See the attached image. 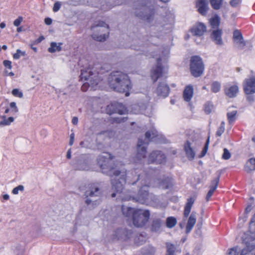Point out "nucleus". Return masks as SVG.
Returning a JSON list of instances; mask_svg holds the SVG:
<instances>
[{"label":"nucleus","mask_w":255,"mask_h":255,"mask_svg":"<svg viewBox=\"0 0 255 255\" xmlns=\"http://www.w3.org/2000/svg\"><path fill=\"white\" fill-rule=\"evenodd\" d=\"M222 31L221 29L213 30L211 33V39L216 44L222 45L223 42L222 38Z\"/></svg>","instance_id":"19"},{"label":"nucleus","mask_w":255,"mask_h":255,"mask_svg":"<svg viewBox=\"0 0 255 255\" xmlns=\"http://www.w3.org/2000/svg\"><path fill=\"white\" fill-rule=\"evenodd\" d=\"M141 112L147 116H150L152 114V107L150 106H147L144 111Z\"/></svg>","instance_id":"41"},{"label":"nucleus","mask_w":255,"mask_h":255,"mask_svg":"<svg viewBox=\"0 0 255 255\" xmlns=\"http://www.w3.org/2000/svg\"><path fill=\"white\" fill-rule=\"evenodd\" d=\"M66 157L68 159L71 158V149H69L68 150V151L67 152Z\"/></svg>","instance_id":"62"},{"label":"nucleus","mask_w":255,"mask_h":255,"mask_svg":"<svg viewBox=\"0 0 255 255\" xmlns=\"http://www.w3.org/2000/svg\"><path fill=\"white\" fill-rule=\"evenodd\" d=\"M61 43L51 42L48 50L50 53L59 52L61 50Z\"/></svg>","instance_id":"27"},{"label":"nucleus","mask_w":255,"mask_h":255,"mask_svg":"<svg viewBox=\"0 0 255 255\" xmlns=\"http://www.w3.org/2000/svg\"><path fill=\"white\" fill-rule=\"evenodd\" d=\"M241 249L236 247L229 250L227 255H239Z\"/></svg>","instance_id":"36"},{"label":"nucleus","mask_w":255,"mask_h":255,"mask_svg":"<svg viewBox=\"0 0 255 255\" xmlns=\"http://www.w3.org/2000/svg\"><path fill=\"white\" fill-rule=\"evenodd\" d=\"M25 51H22L20 49H17L16 50V52L13 55V58L14 59L17 60L19 59L20 57L25 56Z\"/></svg>","instance_id":"40"},{"label":"nucleus","mask_w":255,"mask_h":255,"mask_svg":"<svg viewBox=\"0 0 255 255\" xmlns=\"http://www.w3.org/2000/svg\"><path fill=\"white\" fill-rule=\"evenodd\" d=\"M23 190L24 187L22 185H19L13 189L12 193L14 195H16L18 194L19 191H23Z\"/></svg>","instance_id":"45"},{"label":"nucleus","mask_w":255,"mask_h":255,"mask_svg":"<svg viewBox=\"0 0 255 255\" xmlns=\"http://www.w3.org/2000/svg\"><path fill=\"white\" fill-rule=\"evenodd\" d=\"M10 107L12 109V111L16 113L18 112V109L16 107V103L15 102H11L10 103Z\"/></svg>","instance_id":"50"},{"label":"nucleus","mask_w":255,"mask_h":255,"mask_svg":"<svg viewBox=\"0 0 255 255\" xmlns=\"http://www.w3.org/2000/svg\"><path fill=\"white\" fill-rule=\"evenodd\" d=\"M231 157V153L229 151L226 149H224V152L222 155V158L225 160H228Z\"/></svg>","instance_id":"44"},{"label":"nucleus","mask_w":255,"mask_h":255,"mask_svg":"<svg viewBox=\"0 0 255 255\" xmlns=\"http://www.w3.org/2000/svg\"><path fill=\"white\" fill-rule=\"evenodd\" d=\"M4 75L5 76H13L14 75V73L12 72H8L7 71L5 70L4 72Z\"/></svg>","instance_id":"61"},{"label":"nucleus","mask_w":255,"mask_h":255,"mask_svg":"<svg viewBox=\"0 0 255 255\" xmlns=\"http://www.w3.org/2000/svg\"><path fill=\"white\" fill-rule=\"evenodd\" d=\"M194 202V199L193 198H190L188 199L187 202L184 208V215L185 217H187L189 215Z\"/></svg>","instance_id":"26"},{"label":"nucleus","mask_w":255,"mask_h":255,"mask_svg":"<svg viewBox=\"0 0 255 255\" xmlns=\"http://www.w3.org/2000/svg\"><path fill=\"white\" fill-rule=\"evenodd\" d=\"M78 118H77L76 117H73L72 119V124L74 125H77L78 124Z\"/></svg>","instance_id":"59"},{"label":"nucleus","mask_w":255,"mask_h":255,"mask_svg":"<svg viewBox=\"0 0 255 255\" xmlns=\"http://www.w3.org/2000/svg\"><path fill=\"white\" fill-rule=\"evenodd\" d=\"M244 241L246 245V248L243 250L241 249L240 255H252L250 253L255 247V237L253 235L252 237H245Z\"/></svg>","instance_id":"12"},{"label":"nucleus","mask_w":255,"mask_h":255,"mask_svg":"<svg viewBox=\"0 0 255 255\" xmlns=\"http://www.w3.org/2000/svg\"><path fill=\"white\" fill-rule=\"evenodd\" d=\"M171 183L172 179L168 178L163 182L161 183L159 186L162 188H168L171 185Z\"/></svg>","instance_id":"39"},{"label":"nucleus","mask_w":255,"mask_h":255,"mask_svg":"<svg viewBox=\"0 0 255 255\" xmlns=\"http://www.w3.org/2000/svg\"><path fill=\"white\" fill-rule=\"evenodd\" d=\"M14 119L13 117L7 118L6 116H3L1 117V121L0 122V125L5 126L10 125L13 122Z\"/></svg>","instance_id":"29"},{"label":"nucleus","mask_w":255,"mask_h":255,"mask_svg":"<svg viewBox=\"0 0 255 255\" xmlns=\"http://www.w3.org/2000/svg\"><path fill=\"white\" fill-rule=\"evenodd\" d=\"M208 141H207L205 146H204V147L202 151L201 155L200 157H203L206 154V153L207 151V150H208Z\"/></svg>","instance_id":"53"},{"label":"nucleus","mask_w":255,"mask_h":255,"mask_svg":"<svg viewBox=\"0 0 255 255\" xmlns=\"http://www.w3.org/2000/svg\"><path fill=\"white\" fill-rule=\"evenodd\" d=\"M194 145L193 143H190L189 142H187L185 144V150L186 151V155L188 158L192 160L194 158L195 155V150L193 149Z\"/></svg>","instance_id":"24"},{"label":"nucleus","mask_w":255,"mask_h":255,"mask_svg":"<svg viewBox=\"0 0 255 255\" xmlns=\"http://www.w3.org/2000/svg\"><path fill=\"white\" fill-rule=\"evenodd\" d=\"M158 135L156 130L152 128L150 130L147 131L145 133V138L148 140L153 139Z\"/></svg>","instance_id":"30"},{"label":"nucleus","mask_w":255,"mask_h":255,"mask_svg":"<svg viewBox=\"0 0 255 255\" xmlns=\"http://www.w3.org/2000/svg\"><path fill=\"white\" fill-rule=\"evenodd\" d=\"M219 182V178L217 177L215 179H214L211 182V185L210 186V190L208 191L206 197V200L207 201H208L210 200L211 197L213 195L214 192L216 190L218 184Z\"/></svg>","instance_id":"22"},{"label":"nucleus","mask_w":255,"mask_h":255,"mask_svg":"<svg viewBox=\"0 0 255 255\" xmlns=\"http://www.w3.org/2000/svg\"><path fill=\"white\" fill-rule=\"evenodd\" d=\"M193 86L191 85L186 86L183 92V98L186 102H189L193 96Z\"/></svg>","instance_id":"23"},{"label":"nucleus","mask_w":255,"mask_h":255,"mask_svg":"<svg viewBox=\"0 0 255 255\" xmlns=\"http://www.w3.org/2000/svg\"><path fill=\"white\" fill-rule=\"evenodd\" d=\"M169 91V87L166 83L162 82L158 84L155 93L159 98H165L168 96Z\"/></svg>","instance_id":"14"},{"label":"nucleus","mask_w":255,"mask_h":255,"mask_svg":"<svg viewBox=\"0 0 255 255\" xmlns=\"http://www.w3.org/2000/svg\"><path fill=\"white\" fill-rule=\"evenodd\" d=\"M112 5L110 4V5H109L108 4H102V5L101 6V8L102 9H103L104 10H108L109 9H110L112 8Z\"/></svg>","instance_id":"54"},{"label":"nucleus","mask_w":255,"mask_h":255,"mask_svg":"<svg viewBox=\"0 0 255 255\" xmlns=\"http://www.w3.org/2000/svg\"><path fill=\"white\" fill-rule=\"evenodd\" d=\"M81 170H88V166L87 165H85L84 166L80 167L79 168Z\"/></svg>","instance_id":"64"},{"label":"nucleus","mask_w":255,"mask_h":255,"mask_svg":"<svg viewBox=\"0 0 255 255\" xmlns=\"http://www.w3.org/2000/svg\"><path fill=\"white\" fill-rule=\"evenodd\" d=\"M176 220L175 218L168 217L166 220V225L168 228L173 227L176 224Z\"/></svg>","instance_id":"35"},{"label":"nucleus","mask_w":255,"mask_h":255,"mask_svg":"<svg viewBox=\"0 0 255 255\" xmlns=\"http://www.w3.org/2000/svg\"><path fill=\"white\" fill-rule=\"evenodd\" d=\"M251 230H255V221H252L250 225Z\"/></svg>","instance_id":"60"},{"label":"nucleus","mask_w":255,"mask_h":255,"mask_svg":"<svg viewBox=\"0 0 255 255\" xmlns=\"http://www.w3.org/2000/svg\"><path fill=\"white\" fill-rule=\"evenodd\" d=\"M87 196L89 197L86 199V203L88 205L92 206L96 204L97 201H94L93 198L98 196L100 194L99 189L97 187L94 188L89 192H86Z\"/></svg>","instance_id":"17"},{"label":"nucleus","mask_w":255,"mask_h":255,"mask_svg":"<svg viewBox=\"0 0 255 255\" xmlns=\"http://www.w3.org/2000/svg\"><path fill=\"white\" fill-rule=\"evenodd\" d=\"M122 174L120 176V173L118 171H114L113 175H115V178L112 180V188L113 193L112 194V197H115L117 195L121 198L123 200H129V198H124L122 196V191L124 188V184L126 182L125 178V172H120Z\"/></svg>","instance_id":"5"},{"label":"nucleus","mask_w":255,"mask_h":255,"mask_svg":"<svg viewBox=\"0 0 255 255\" xmlns=\"http://www.w3.org/2000/svg\"><path fill=\"white\" fill-rule=\"evenodd\" d=\"M3 64L5 67L9 69H11V62L10 61L4 60L3 62Z\"/></svg>","instance_id":"51"},{"label":"nucleus","mask_w":255,"mask_h":255,"mask_svg":"<svg viewBox=\"0 0 255 255\" xmlns=\"http://www.w3.org/2000/svg\"><path fill=\"white\" fill-rule=\"evenodd\" d=\"M190 31L193 35L201 36L206 31V27L203 23L198 22L192 27Z\"/></svg>","instance_id":"15"},{"label":"nucleus","mask_w":255,"mask_h":255,"mask_svg":"<svg viewBox=\"0 0 255 255\" xmlns=\"http://www.w3.org/2000/svg\"><path fill=\"white\" fill-rule=\"evenodd\" d=\"M94 33L92 37L98 41H104L109 37V26L103 21H100L92 27Z\"/></svg>","instance_id":"7"},{"label":"nucleus","mask_w":255,"mask_h":255,"mask_svg":"<svg viewBox=\"0 0 255 255\" xmlns=\"http://www.w3.org/2000/svg\"><path fill=\"white\" fill-rule=\"evenodd\" d=\"M98 163L102 170L109 169L108 171H103V172L104 173H108L110 175L113 174L114 171L116 170L118 171L119 173H120V172H124L125 173L123 170L119 171V169L117 168H119L120 165H121V164L119 165V163H118L115 167L112 166V161L110 159V154L108 153H104L100 155L98 159ZM121 174V173H120V176Z\"/></svg>","instance_id":"6"},{"label":"nucleus","mask_w":255,"mask_h":255,"mask_svg":"<svg viewBox=\"0 0 255 255\" xmlns=\"http://www.w3.org/2000/svg\"><path fill=\"white\" fill-rule=\"evenodd\" d=\"M136 210L135 209L128 207H125L123 206L122 207V212L123 214L126 216L128 217L130 216V215H133L134 211Z\"/></svg>","instance_id":"32"},{"label":"nucleus","mask_w":255,"mask_h":255,"mask_svg":"<svg viewBox=\"0 0 255 255\" xmlns=\"http://www.w3.org/2000/svg\"><path fill=\"white\" fill-rule=\"evenodd\" d=\"M61 6V4L60 2H59V1L56 2L54 3L53 7V11L54 12L58 11L60 9Z\"/></svg>","instance_id":"49"},{"label":"nucleus","mask_w":255,"mask_h":255,"mask_svg":"<svg viewBox=\"0 0 255 255\" xmlns=\"http://www.w3.org/2000/svg\"><path fill=\"white\" fill-rule=\"evenodd\" d=\"M146 149V145L141 140H139L137 144V154L135 157L136 162L150 163L155 161L158 163H161L164 161V155L159 151L151 152L148 158H146L145 157Z\"/></svg>","instance_id":"2"},{"label":"nucleus","mask_w":255,"mask_h":255,"mask_svg":"<svg viewBox=\"0 0 255 255\" xmlns=\"http://www.w3.org/2000/svg\"><path fill=\"white\" fill-rule=\"evenodd\" d=\"M123 233V231L118 230L115 232V236L119 239L122 237V234Z\"/></svg>","instance_id":"56"},{"label":"nucleus","mask_w":255,"mask_h":255,"mask_svg":"<svg viewBox=\"0 0 255 255\" xmlns=\"http://www.w3.org/2000/svg\"><path fill=\"white\" fill-rule=\"evenodd\" d=\"M175 251V248L173 245L169 243L167 244L166 255H174Z\"/></svg>","instance_id":"38"},{"label":"nucleus","mask_w":255,"mask_h":255,"mask_svg":"<svg viewBox=\"0 0 255 255\" xmlns=\"http://www.w3.org/2000/svg\"><path fill=\"white\" fill-rule=\"evenodd\" d=\"M22 20L23 17L22 16H19L17 19L14 20V21H13L14 25L18 27V26L21 24Z\"/></svg>","instance_id":"48"},{"label":"nucleus","mask_w":255,"mask_h":255,"mask_svg":"<svg viewBox=\"0 0 255 255\" xmlns=\"http://www.w3.org/2000/svg\"><path fill=\"white\" fill-rule=\"evenodd\" d=\"M245 169L248 172L255 170V158H251L247 161Z\"/></svg>","instance_id":"25"},{"label":"nucleus","mask_w":255,"mask_h":255,"mask_svg":"<svg viewBox=\"0 0 255 255\" xmlns=\"http://www.w3.org/2000/svg\"><path fill=\"white\" fill-rule=\"evenodd\" d=\"M148 210L136 209L132 216L133 224L137 227H141L145 225L149 217Z\"/></svg>","instance_id":"9"},{"label":"nucleus","mask_w":255,"mask_h":255,"mask_svg":"<svg viewBox=\"0 0 255 255\" xmlns=\"http://www.w3.org/2000/svg\"><path fill=\"white\" fill-rule=\"evenodd\" d=\"M9 196L8 194H4L3 195V198L5 200H7L9 199Z\"/></svg>","instance_id":"63"},{"label":"nucleus","mask_w":255,"mask_h":255,"mask_svg":"<svg viewBox=\"0 0 255 255\" xmlns=\"http://www.w3.org/2000/svg\"><path fill=\"white\" fill-rule=\"evenodd\" d=\"M11 93H12V94L15 97H18L20 98H21L23 97V94H22V92L20 91L18 89H14L12 91Z\"/></svg>","instance_id":"42"},{"label":"nucleus","mask_w":255,"mask_h":255,"mask_svg":"<svg viewBox=\"0 0 255 255\" xmlns=\"http://www.w3.org/2000/svg\"><path fill=\"white\" fill-rule=\"evenodd\" d=\"M169 51L166 50L161 53L156 58V64L151 70L150 76L153 82H155L162 76L164 69V65L167 62Z\"/></svg>","instance_id":"4"},{"label":"nucleus","mask_w":255,"mask_h":255,"mask_svg":"<svg viewBox=\"0 0 255 255\" xmlns=\"http://www.w3.org/2000/svg\"><path fill=\"white\" fill-rule=\"evenodd\" d=\"M74 136H75V135H74V133H71L70 134V141H69V144L70 145H73V144L74 143Z\"/></svg>","instance_id":"55"},{"label":"nucleus","mask_w":255,"mask_h":255,"mask_svg":"<svg viewBox=\"0 0 255 255\" xmlns=\"http://www.w3.org/2000/svg\"><path fill=\"white\" fill-rule=\"evenodd\" d=\"M243 89L246 95H254L255 93V75L245 79Z\"/></svg>","instance_id":"11"},{"label":"nucleus","mask_w":255,"mask_h":255,"mask_svg":"<svg viewBox=\"0 0 255 255\" xmlns=\"http://www.w3.org/2000/svg\"><path fill=\"white\" fill-rule=\"evenodd\" d=\"M81 79L84 82L81 87V89L84 92L87 91L89 89L94 90L97 89L100 81L97 74L93 73L90 69L81 71Z\"/></svg>","instance_id":"3"},{"label":"nucleus","mask_w":255,"mask_h":255,"mask_svg":"<svg viewBox=\"0 0 255 255\" xmlns=\"http://www.w3.org/2000/svg\"><path fill=\"white\" fill-rule=\"evenodd\" d=\"M221 89V84L218 81H214L211 84V91L214 93L219 92Z\"/></svg>","instance_id":"28"},{"label":"nucleus","mask_w":255,"mask_h":255,"mask_svg":"<svg viewBox=\"0 0 255 255\" xmlns=\"http://www.w3.org/2000/svg\"><path fill=\"white\" fill-rule=\"evenodd\" d=\"M196 6L199 13L202 15H205L209 8L207 0H198Z\"/></svg>","instance_id":"20"},{"label":"nucleus","mask_w":255,"mask_h":255,"mask_svg":"<svg viewBox=\"0 0 255 255\" xmlns=\"http://www.w3.org/2000/svg\"><path fill=\"white\" fill-rule=\"evenodd\" d=\"M197 219V213L195 212H192L191 214L190 215L186 227V233H189L196 222Z\"/></svg>","instance_id":"21"},{"label":"nucleus","mask_w":255,"mask_h":255,"mask_svg":"<svg viewBox=\"0 0 255 255\" xmlns=\"http://www.w3.org/2000/svg\"><path fill=\"white\" fill-rule=\"evenodd\" d=\"M110 87L114 90L121 92H126V96L129 94L127 92L131 88V83L128 76L121 71H114L111 73L108 79Z\"/></svg>","instance_id":"1"},{"label":"nucleus","mask_w":255,"mask_h":255,"mask_svg":"<svg viewBox=\"0 0 255 255\" xmlns=\"http://www.w3.org/2000/svg\"><path fill=\"white\" fill-rule=\"evenodd\" d=\"M214 109V106L211 102H207L205 104L204 106V111L205 112L209 114L212 112Z\"/></svg>","instance_id":"37"},{"label":"nucleus","mask_w":255,"mask_h":255,"mask_svg":"<svg viewBox=\"0 0 255 255\" xmlns=\"http://www.w3.org/2000/svg\"><path fill=\"white\" fill-rule=\"evenodd\" d=\"M238 92L239 87L236 84H230L226 86L225 93L230 98L236 97Z\"/></svg>","instance_id":"18"},{"label":"nucleus","mask_w":255,"mask_h":255,"mask_svg":"<svg viewBox=\"0 0 255 255\" xmlns=\"http://www.w3.org/2000/svg\"><path fill=\"white\" fill-rule=\"evenodd\" d=\"M191 74L195 77L201 76L204 71V65L202 59L198 56H192L190 64Z\"/></svg>","instance_id":"8"},{"label":"nucleus","mask_w":255,"mask_h":255,"mask_svg":"<svg viewBox=\"0 0 255 255\" xmlns=\"http://www.w3.org/2000/svg\"><path fill=\"white\" fill-rule=\"evenodd\" d=\"M44 21L47 25H50L52 23V19L50 18H46Z\"/></svg>","instance_id":"57"},{"label":"nucleus","mask_w":255,"mask_h":255,"mask_svg":"<svg viewBox=\"0 0 255 255\" xmlns=\"http://www.w3.org/2000/svg\"><path fill=\"white\" fill-rule=\"evenodd\" d=\"M253 209V207L251 205H249L247 206V207L246 208V213H249V212H251V211Z\"/></svg>","instance_id":"58"},{"label":"nucleus","mask_w":255,"mask_h":255,"mask_svg":"<svg viewBox=\"0 0 255 255\" xmlns=\"http://www.w3.org/2000/svg\"><path fill=\"white\" fill-rule=\"evenodd\" d=\"M210 23L212 28H217L220 24V17L218 15H214L210 19Z\"/></svg>","instance_id":"31"},{"label":"nucleus","mask_w":255,"mask_h":255,"mask_svg":"<svg viewBox=\"0 0 255 255\" xmlns=\"http://www.w3.org/2000/svg\"><path fill=\"white\" fill-rule=\"evenodd\" d=\"M148 186L147 185L142 186L139 190L137 195L132 197L133 199L141 204H149L151 196L148 193Z\"/></svg>","instance_id":"10"},{"label":"nucleus","mask_w":255,"mask_h":255,"mask_svg":"<svg viewBox=\"0 0 255 255\" xmlns=\"http://www.w3.org/2000/svg\"><path fill=\"white\" fill-rule=\"evenodd\" d=\"M135 13L137 16L147 21H150L153 15V12L145 6L136 8Z\"/></svg>","instance_id":"13"},{"label":"nucleus","mask_w":255,"mask_h":255,"mask_svg":"<svg viewBox=\"0 0 255 255\" xmlns=\"http://www.w3.org/2000/svg\"><path fill=\"white\" fill-rule=\"evenodd\" d=\"M212 7L215 9H219L223 2V0H210Z\"/></svg>","instance_id":"34"},{"label":"nucleus","mask_w":255,"mask_h":255,"mask_svg":"<svg viewBox=\"0 0 255 255\" xmlns=\"http://www.w3.org/2000/svg\"><path fill=\"white\" fill-rule=\"evenodd\" d=\"M118 106H119V107L120 108V109H118L117 110V112L120 115H123V114H125V113H126L127 109L124 106H123L122 104H119Z\"/></svg>","instance_id":"46"},{"label":"nucleus","mask_w":255,"mask_h":255,"mask_svg":"<svg viewBox=\"0 0 255 255\" xmlns=\"http://www.w3.org/2000/svg\"><path fill=\"white\" fill-rule=\"evenodd\" d=\"M247 95V99L249 102L253 103L255 101V96H254L253 95Z\"/></svg>","instance_id":"52"},{"label":"nucleus","mask_w":255,"mask_h":255,"mask_svg":"<svg viewBox=\"0 0 255 255\" xmlns=\"http://www.w3.org/2000/svg\"><path fill=\"white\" fill-rule=\"evenodd\" d=\"M225 130V123L222 122L218 130L217 131L216 134L218 136H221Z\"/></svg>","instance_id":"43"},{"label":"nucleus","mask_w":255,"mask_h":255,"mask_svg":"<svg viewBox=\"0 0 255 255\" xmlns=\"http://www.w3.org/2000/svg\"><path fill=\"white\" fill-rule=\"evenodd\" d=\"M237 113L236 110H233L231 112H229L227 113V117L229 122L231 124L234 122L236 120V117Z\"/></svg>","instance_id":"33"},{"label":"nucleus","mask_w":255,"mask_h":255,"mask_svg":"<svg viewBox=\"0 0 255 255\" xmlns=\"http://www.w3.org/2000/svg\"><path fill=\"white\" fill-rule=\"evenodd\" d=\"M241 0H232L230 4L232 7H238L241 4Z\"/></svg>","instance_id":"47"},{"label":"nucleus","mask_w":255,"mask_h":255,"mask_svg":"<svg viewBox=\"0 0 255 255\" xmlns=\"http://www.w3.org/2000/svg\"><path fill=\"white\" fill-rule=\"evenodd\" d=\"M233 41L235 45L240 49H243L245 46L246 43L242 34L238 30L234 31L233 33Z\"/></svg>","instance_id":"16"}]
</instances>
